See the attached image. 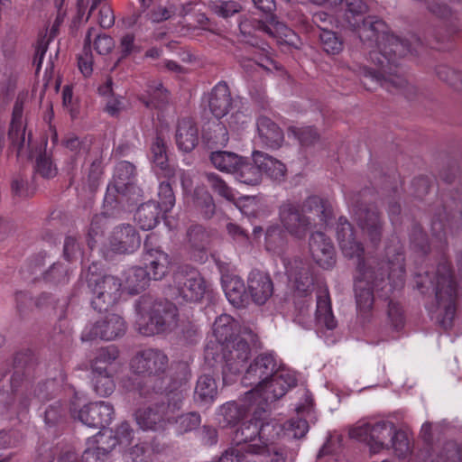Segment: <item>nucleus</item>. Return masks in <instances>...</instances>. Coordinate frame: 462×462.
Instances as JSON below:
<instances>
[{"label": "nucleus", "instance_id": "nucleus-1", "mask_svg": "<svg viewBox=\"0 0 462 462\" xmlns=\"http://www.w3.org/2000/svg\"><path fill=\"white\" fill-rule=\"evenodd\" d=\"M337 237L343 254L357 260L358 274L355 280L356 301L358 311L365 315L374 304V288L379 287L386 278H396L400 284L403 283L404 258L402 254H398L395 263L375 259L366 262L364 257V245L356 239L354 226L345 217H340L337 220Z\"/></svg>", "mask_w": 462, "mask_h": 462}, {"label": "nucleus", "instance_id": "nucleus-2", "mask_svg": "<svg viewBox=\"0 0 462 462\" xmlns=\"http://www.w3.org/2000/svg\"><path fill=\"white\" fill-rule=\"evenodd\" d=\"M411 51L408 41L402 40L393 34H383L378 48L369 52L367 60L371 65H356L352 69L358 77L370 79L391 93H400L407 98L413 97L416 88L397 70L398 60Z\"/></svg>", "mask_w": 462, "mask_h": 462}, {"label": "nucleus", "instance_id": "nucleus-3", "mask_svg": "<svg viewBox=\"0 0 462 462\" xmlns=\"http://www.w3.org/2000/svg\"><path fill=\"white\" fill-rule=\"evenodd\" d=\"M134 374L146 376L134 385V392L141 397L152 401L154 393L165 389L164 374L169 368L168 356L159 348H145L138 351L130 362Z\"/></svg>", "mask_w": 462, "mask_h": 462}, {"label": "nucleus", "instance_id": "nucleus-4", "mask_svg": "<svg viewBox=\"0 0 462 462\" xmlns=\"http://www.w3.org/2000/svg\"><path fill=\"white\" fill-rule=\"evenodd\" d=\"M258 337L250 328H244L241 336H236L233 340L222 345L221 354L214 356V353L208 348L205 358L209 360L210 355L216 364H220L224 382L232 380L233 375L238 374L249 359L251 349L257 346Z\"/></svg>", "mask_w": 462, "mask_h": 462}, {"label": "nucleus", "instance_id": "nucleus-5", "mask_svg": "<svg viewBox=\"0 0 462 462\" xmlns=\"http://www.w3.org/2000/svg\"><path fill=\"white\" fill-rule=\"evenodd\" d=\"M136 309L149 317L146 326L141 328V333L145 336L172 331L178 326V308L167 300H156L144 294L137 300Z\"/></svg>", "mask_w": 462, "mask_h": 462}, {"label": "nucleus", "instance_id": "nucleus-6", "mask_svg": "<svg viewBox=\"0 0 462 462\" xmlns=\"http://www.w3.org/2000/svg\"><path fill=\"white\" fill-rule=\"evenodd\" d=\"M172 295L179 302H200L208 285L199 272L189 265L178 268L173 274Z\"/></svg>", "mask_w": 462, "mask_h": 462}, {"label": "nucleus", "instance_id": "nucleus-7", "mask_svg": "<svg viewBox=\"0 0 462 462\" xmlns=\"http://www.w3.org/2000/svg\"><path fill=\"white\" fill-rule=\"evenodd\" d=\"M190 375L189 366L185 363H180L176 366L175 372L171 375L170 382L165 383V389L162 393L153 394L152 400L158 394L163 395L158 402L171 420H173V414L182 408L187 396L188 382Z\"/></svg>", "mask_w": 462, "mask_h": 462}, {"label": "nucleus", "instance_id": "nucleus-8", "mask_svg": "<svg viewBox=\"0 0 462 462\" xmlns=\"http://www.w3.org/2000/svg\"><path fill=\"white\" fill-rule=\"evenodd\" d=\"M87 274L88 286L92 292L91 305L99 311H106L113 307L121 296L122 283L120 279L113 275L98 276L91 272Z\"/></svg>", "mask_w": 462, "mask_h": 462}, {"label": "nucleus", "instance_id": "nucleus-9", "mask_svg": "<svg viewBox=\"0 0 462 462\" xmlns=\"http://www.w3.org/2000/svg\"><path fill=\"white\" fill-rule=\"evenodd\" d=\"M430 283L435 291L439 307L444 310V319L451 321L456 313L457 282L448 262L439 263L434 281L430 280Z\"/></svg>", "mask_w": 462, "mask_h": 462}, {"label": "nucleus", "instance_id": "nucleus-10", "mask_svg": "<svg viewBox=\"0 0 462 462\" xmlns=\"http://www.w3.org/2000/svg\"><path fill=\"white\" fill-rule=\"evenodd\" d=\"M394 424L390 421L375 423L360 421L349 430V436L359 441L365 442L371 453H378L383 448H389L388 439L393 432Z\"/></svg>", "mask_w": 462, "mask_h": 462}, {"label": "nucleus", "instance_id": "nucleus-11", "mask_svg": "<svg viewBox=\"0 0 462 462\" xmlns=\"http://www.w3.org/2000/svg\"><path fill=\"white\" fill-rule=\"evenodd\" d=\"M260 410L258 407L254 411V418L241 423L233 432L231 438V447H236L245 450L251 455V446H262L266 439L265 431L269 428H274L272 423H263L260 421Z\"/></svg>", "mask_w": 462, "mask_h": 462}, {"label": "nucleus", "instance_id": "nucleus-12", "mask_svg": "<svg viewBox=\"0 0 462 462\" xmlns=\"http://www.w3.org/2000/svg\"><path fill=\"white\" fill-rule=\"evenodd\" d=\"M277 363L273 355L258 356L246 369L242 383L253 389L246 393V398H254L255 393L278 372Z\"/></svg>", "mask_w": 462, "mask_h": 462}, {"label": "nucleus", "instance_id": "nucleus-13", "mask_svg": "<svg viewBox=\"0 0 462 462\" xmlns=\"http://www.w3.org/2000/svg\"><path fill=\"white\" fill-rule=\"evenodd\" d=\"M356 221L363 236L374 247L378 248L384 234L385 221L375 206L359 208L356 213Z\"/></svg>", "mask_w": 462, "mask_h": 462}, {"label": "nucleus", "instance_id": "nucleus-14", "mask_svg": "<svg viewBox=\"0 0 462 462\" xmlns=\"http://www.w3.org/2000/svg\"><path fill=\"white\" fill-rule=\"evenodd\" d=\"M279 220L282 228L297 239H303L311 227V220L303 213L300 203L291 200L280 205Z\"/></svg>", "mask_w": 462, "mask_h": 462}, {"label": "nucleus", "instance_id": "nucleus-15", "mask_svg": "<svg viewBox=\"0 0 462 462\" xmlns=\"http://www.w3.org/2000/svg\"><path fill=\"white\" fill-rule=\"evenodd\" d=\"M126 331L124 319L115 313L106 315L95 323L87 326L81 334L82 341H92L97 338L114 340L122 337Z\"/></svg>", "mask_w": 462, "mask_h": 462}, {"label": "nucleus", "instance_id": "nucleus-16", "mask_svg": "<svg viewBox=\"0 0 462 462\" xmlns=\"http://www.w3.org/2000/svg\"><path fill=\"white\" fill-rule=\"evenodd\" d=\"M297 383L295 375L285 370L278 371L258 393H255L258 402V408L265 412L268 403L273 402L283 397L287 391Z\"/></svg>", "mask_w": 462, "mask_h": 462}, {"label": "nucleus", "instance_id": "nucleus-17", "mask_svg": "<svg viewBox=\"0 0 462 462\" xmlns=\"http://www.w3.org/2000/svg\"><path fill=\"white\" fill-rule=\"evenodd\" d=\"M156 241L154 235L147 236L143 243V260L151 279L160 281L168 273L171 259L168 254L156 245Z\"/></svg>", "mask_w": 462, "mask_h": 462}, {"label": "nucleus", "instance_id": "nucleus-18", "mask_svg": "<svg viewBox=\"0 0 462 462\" xmlns=\"http://www.w3.org/2000/svg\"><path fill=\"white\" fill-rule=\"evenodd\" d=\"M71 414L89 428L103 429L113 420L115 410L109 402H96L84 405L78 411H72Z\"/></svg>", "mask_w": 462, "mask_h": 462}, {"label": "nucleus", "instance_id": "nucleus-19", "mask_svg": "<svg viewBox=\"0 0 462 462\" xmlns=\"http://www.w3.org/2000/svg\"><path fill=\"white\" fill-rule=\"evenodd\" d=\"M251 455L264 457L266 462H293L298 456L299 445L296 442L289 444L285 439L273 442L266 439L262 446H251Z\"/></svg>", "mask_w": 462, "mask_h": 462}, {"label": "nucleus", "instance_id": "nucleus-20", "mask_svg": "<svg viewBox=\"0 0 462 462\" xmlns=\"http://www.w3.org/2000/svg\"><path fill=\"white\" fill-rule=\"evenodd\" d=\"M309 251L317 264L330 269L336 264V251L331 239L323 232L316 231L309 238Z\"/></svg>", "mask_w": 462, "mask_h": 462}, {"label": "nucleus", "instance_id": "nucleus-21", "mask_svg": "<svg viewBox=\"0 0 462 462\" xmlns=\"http://www.w3.org/2000/svg\"><path fill=\"white\" fill-rule=\"evenodd\" d=\"M109 245L111 250L117 254H132L139 248L141 237L134 226L123 224L114 228Z\"/></svg>", "mask_w": 462, "mask_h": 462}, {"label": "nucleus", "instance_id": "nucleus-22", "mask_svg": "<svg viewBox=\"0 0 462 462\" xmlns=\"http://www.w3.org/2000/svg\"><path fill=\"white\" fill-rule=\"evenodd\" d=\"M135 420L143 430L161 431L166 429L172 420L161 407L158 402L135 411Z\"/></svg>", "mask_w": 462, "mask_h": 462}, {"label": "nucleus", "instance_id": "nucleus-23", "mask_svg": "<svg viewBox=\"0 0 462 462\" xmlns=\"http://www.w3.org/2000/svg\"><path fill=\"white\" fill-rule=\"evenodd\" d=\"M247 292L253 302L263 305L273 293V282L269 274L253 270L247 278Z\"/></svg>", "mask_w": 462, "mask_h": 462}, {"label": "nucleus", "instance_id": "nucleus-24", "mask_svg": "<svg viewBox=\"0 0 462 462\" xmlns=\"http://www.w3.org/2000/svg\"><path fill=\"white\" fill-rule=\"evenodd\" d=\"M353 30L356 31L360 41L369 48H378L383 34L387 33V25L376 16H367Z\"/></svg>", "mask_w": 462, "mask_h": 462}, {"label": "nucleus", "instance_id": "nucleus-25", "mask_svg": "<svg viewBox=\"0 0 462 462\" xmlns=\"http://www.w3.org/2000/svg\"><path fill=\"white\" fill-rule=\"evenodd\" d=\"M119 357V350L114 346L98 348L94 356L89 360V368L91 374H117L118 365L117 359Z\"/></svg>", "mask_w": 462, "mask_h": 462}, {"label": "nucleus", "instance_id": "nucleus-26", "mask_svg": "<svg viewBox=\"0 0 462 462\" xmlns=\"http://www.w3.org/2000/svg\"><path fill=\"white\" fill-rule=\"evenodd\" d=\"M285 268L290 280L294 282L295 290L300 294L307 295L314 284L310 264L297 258L285 263Z\"/></svg>", "mask_w": 462, "mask_h": 462}, {"label": "nucleus", "instance_id": "nucleus-27", "mask_svg": "<svg viewBox=\"0 0 462 462\" xmlns=\"http://www.w3.org/2000/svg\"><path fill=\"white\" fill-rule=\"evenodd\" d=\"M175 141L179 150L190 152L199 143V129L195 122L189 117L178 121Z\"/></svg>", "mask_w": 462, "mask_h": 462}, {"label": "nucleus", "instance_id": "nucleus-28", "mask_svg": "<svg viewBox=\"0 0 462 462\" xmlns=\"http://www.w3.org/2000/svg\"><path fill=\"white\" fill-rule=\"evenodd\" d=\"M233 105L229 87L226 82H219L212 89L208 98L210 112L217 118H222L227 115Z\"/></svg>", "mask_w": 462, "mask_h": 462}, {"label": "nucleus", "instance_id": "nucleus-29", "mask_svg": "<svg viewBox=\"0 0 462 462\" xmlns=\"http://www.w3.org/2000/svg\"><path fill=\"white\" fill-rule=\"evenodd\" d=\"M257 131L262 143L269 148L281 147L284 134L279 125L267 116H261L257 118Z\"/></svg>", "mask_w": 462, "mask_h": 462}, {"label": "nucleus", "instance_id": "nucleus-30", "mask_svg": "<svg viewBox=\"0 0 462 462\" xmlns=\"http://www.w3.org/2000/svg\"><path fill=\"white\" fill-rule=\"evenodd\" d=\"M253 160L257 163L262 174L265 173L274 180H281L284 178L287 169L281 161L260 151L253 152Z\"/></svg>", "mask_w": 462, "mask_h": 462}, {"label": "nucleus", "instance_id": "nucleus-31", "mask_svg": "<svg viewBox=\"0 0 462 462\" xmlns=\"http://www.w3.org/2000/svg\"><path fill=\"white\" fill-rule=\"evenodd\" d=\"M423 462H462V443L449 440L429 452Z\"/></svg>", "mask_w": 462, "mask_h": 462}, {"label": "nucleus", "instance_id": "nucleus-32", "mask_svg": "<svg viewBox=\"0 0 462 462\" xmlns=\"http://www.w3.org/2000/svg\"><path fill=\"white\" fill-rule=\"evenodd\" d=\"M217 384L216 379L209 374L200 375L194 391V401L200 405H209L217 398Z\"/></svg>", "mask_w": 462, "mask_h": 462}, {"label": "nucleus", "instance_id": "nucleus-33", "mask_svg": "<svg viewBox=\"0 0 462 462\" xmlns=\"http://www.w3.org/2000/svg\"><path fill=\"white\" fill-rule=\"evenodd\" d=\"M225 294L228 301L236 308L245 307L248 303L247 286L237 276L228 278L224 283Z\"/></svg>", "mask_w": 462, "mask_h": 462}, {"label": "nucleus", "instance_id": "nucleus-34", "mask_svg": "<svg viewBox=\"0 0 462 462\" xmlns=\"http://www.w3.org/2000/svg\"><path fill=\"white\" fill-rule=\"evenodd\" d=\"M139 100L147 108H162L169 102V92L162 83L150 82L145 94L139 97Z\"/></svg>", "mask_w": 462, "mask_h": 462}, {"label": "nucleus", "instance_id": "nucleus-35", "mask_svg": "<svg viewBox=\"0 0 462 462\" xmlns=\"http://www.w3.org/2000/svg\"><path fill=\"white\" fill-rule=\"evenodd\" d=\"M162 211L159 204L155 201H148L137 208L134 219L142 229L150 230L159 223Z\"/></svg>", "mask_w": 462, "mask_h": 462}, {"label": "nucleus", "instance_id": "nucleus-36", "mask_svg": "<svg viewBox=\"0 0 462 462\" xmlns=\"http://www.w3.org/2000/svg\"><path fill=\"white\" fill-rule=\"evenodd\" d=\"M233 174L236 175L237 180L246 185H257L262 180L261 170L257 163L252 162L248 158L241 156V162L238 163Z\"/></svg>", "mask_w": 462, "mask_h": 462}, {"label": "nucleus", "instance_id": "nucleus-37", "mask_svg": "<svg viewBox=\"0 0 462 462\" xmlns=\"http://www.w3.org/2000/svg\"><path fill=\"white\" fill-rule=\"evenodd\" d=\"M316 319L319 324L330 330L337 325L332 313L330 298L327 291H320L317 296Z\"/></svg>", "mask_w": 462, "mask_h": 462}, {"label": "nucleus", "instance_id": "nucleus-38", "mask_svg": "<svg viewBox=\"0 0 462 462\" xmlns=\"http://www.w3.org/2000/svg\"><path fill=\"white\" fill-rule=\"evenodd\" d=\"M203 139L208 149L216 151L227 144L229 135L226 125L221 122H216L204 131Z\"/></svg>", "mask_w": 462, "mask_h": 462}, {"label": "nucleus", "instance_id": "nucleus-39", "mask_svg": "<svg viewBox=\"0 0 462 462\" xmlns=\"http://www.w3.org/2000/svg\"><path fill=\"white\" fill-rule=\"evenodd\" d=\"M151 152L153 162L163 171L164 176L168 179L173 177L175 170L168 162L166 143L161 136L157 135L154 138L151 145Z\"/></svg>", "mask_w": 462, "mask_h": 462}, {"label": "nucleus", "instance_id": "nucleus-40", "mask_svg": "<svg viewBox=\"0 0 462 462\" xmlns=\"http://www.w3.org/2000/svg\"><path fill=\"white\" fill-rule=\"evenodd\" d=\"M193 207L206 219L211 218L216 212L212 195L203 187L195 189L192 196Z\"/></svg>", "mask_w": 462, "mask_h": 462}, {"label": "nucleus", "instance_id": "nucleus-41", "mask_svg": "<svg viewBox=\"0 0 462 462\" xmlns=\"http://www.w3.org/2000/svg\"><path fill=\"white\" fill-rule=\"evenodd\" d=\"M249 409L250 407L245 404L231 401L219 407L218 414L223 418L225 427L235 426L246 416Z\"/></svg>", "mask_w": 462, "mask_h": 462}, {"label": "nucleus", "instance_id": "nucleus-42", "mask_svg": "<svg viewBox=\"0 0 462 462\" xmlns=\"http://www.w3.org/2000/svg\"><path fill=\"white\" fill-rule=\"evenodd\" d=\"M209 160L213 166L220 171L234 173L241 162V156L232 152L216 150L211 152Z\"/></svg>", "mask_w": 462, "mask_h": 462}, {"label": "nucleus", "instance_id": "nucleus-43", "mask_svg": "<svg viewBox=\"0 0 462 462\" xmlns=\"http://www.w3.org/2000/svg\"><path fill=\"white\" fill-rule=\"evenodd\" d=\"M236 321L227 314L217 317L213 324V333L222 345L234 339Z\"/></svg>", "mask_w": 462, "mask_h": 462}, {"label": "nucleus", "instance_id": "nucleus-44", "mask_svg": "<svg viewBox=\"0 0 462 462\" xmlns=\"http://www.w3.org/2000/svg\"><path fill=\"white\" fill-rule=\"evenodd\" d=\"M150 280L151 276L144 267L134 266L125 272V284L133 293L144 290Z\"/></svg>", "mask_w": 462, "mask_h": 462}, {"label": "nucleus", "instance_id": "nucleus-45", "mask_svg": "<svg viewBox=\"0 0 462 462\" xmlns=\"http://www.w3.org/2000/svg\"><path fill=\"white\" fill-rule=\"evenodd\" d=\"M304 207L310 212L316 214L320 222L327 223L333 217V208L328 199L319 196H310L304 201Z\"/></svg>", "mask_w": 462, "mask_h": 462}, {"label": "nucleus", "instance_id": "nucleus-46", "mask_svg": "<svg viewBox=\"0 0 462 462\" xmlns=\"http://www.w3.org/2000/svg\"><path fill=\"white\" fill-rule=\"evenodd\" d=\"M187 243L191 250L204 252L209 244V235L200 225H193L187 230Z\"/></svg>", "mask_w": 462, "mask_h": 462}, {"label": "nucleus", "instance_id": "nucleus-47", "mask_svg": "<svg viewBox=\"0 0 462 462\" xmlns=\"http://www.w3.org/2000/svg\"><path fill=\"white\" fill-rule=\"evenodd\" d=\"M319 44L328 55H337L344 50V41L341 36L332 31L319 33Z\"/></svg>", "mask_w": 462, "mask_h": 462}, {"label": "nucleus", "instance_id": "nucleus-48", "mask_svg": "<svg viewBox=\"0 0 462 462\" xmlns=\"http://www.w3.org/2000/svg\"><path fill=\"white\" fill-rule=\"evenodd\" d=\"M346 5L345 17L353 29L365 18L364 15L367 13L368 6L363 0H346Z\"/></svg>", "mask_w": 462, "mask_h": 462}, {"label": "nucleus", "instance_id": "nucleus-49", "mask_svg": "<svg viewBox=\"0 0 462 462\" xmlns=\"http://www.w3.org/2000/svg\"><path fill=\"white\" fill-rule=\"evenodd\" d=\"M135 175L136 168L134 164L127 161H121L115 167L113 182L122 186H133Z\"/></svg>", "mask_w": 462, "mask_h": 462}, {"label": "nucleus", "instance_id": "nucleus-50", "mask_svg": "<svg viewBox=\"0 0 462 462\" xmlns=\"http://www.w3.org/2000/svg\"><path fill=\"white\" fill-rule=\"evenodd\" d=\"M91 143V140L88 137L79 138L74 134H69L62 140V144L65 148L76 157L88 155Z\"/></svg>", "mask_w": 462, "mask_h": 462}, {"label": "nucleus", "instance_id": "nucleus-51", "mask_svg": "<svg viewBox=\"0 0 462 462\" xmlns=\"http://www.w3.org/2000/svg\"><path fill=\"white\" fill-rule=\"evenodd\" d=\"M116 374H94L91 379L96 393L101 397L111 395L116 389L115 377Z\"/></svg>", "mask_w": 462, "mask_h": 462}, {"label": "nucleus", "instance_id": "nucleus-52", "mask_svg": "<svg viewBox=\"0 0 462 462\" xmlns=\"http://www.w3.org/2000/svg\"><path fill=\"white\" fill-rule=\"evenodd\" d=\"M205 179L211 189L228 201H235L236 196L227 183L215 172H206Z\"/></svg>", "mask_w": 462, "mask_h": 462}, {"label": "nucleus", "instance_id": "nucleus-53", "mask_svg": "<svg viewBox=\"0 0 462 462\" xmlns=\"http://www.w3.org/2000/svg\"><path fill=\"white\" fill-rule=\"evenodd\" d=\"M309 430V423L306 420L300 418H292L283 425V437L282 439H301Z\"/></svg>", "mask_w": 462, "mask_h": 462}, {"label": "nucleus", "instance_id": "nucleus-54", "mask_svg": "<svg viewBox=\"0 0 462 462\" xmlns=\"http://www.w3.org/2000/svg\"><path fill=\"white\" fill-rule=\"evenodd\" d=\"M44 282L52 284H65L69 282V270L60 263H52L47 270L42 273V278Z\"/></svg>", "mask_w": 462, "mask_h": 462}, {"label": "nucleus", "instance_id": "nucleus-55", "mask_svg": "<svg viewBox=\"0 0 462 462\" xmlns=\"http://www.w3.org/2000/svg\"><path fill=\"white\" fill-rule=\"evenodd\" d=\"M93 28L88 29L84 41L83 53L78 59L79 69L85 77H89L93 71V57L90 49Z\"/></svg>", "mask_w": 462, "mask_h": 462}, {"label": "nucleus", "instance_id": "nucleus-56", "mask_svg": "<svg viewBox=\"0 0 462 462\" xmlns=\"http://www.w3.org/2000/svg\"><path fill=\"white\" fill-rule=\"evenodd\" d=\"M201 417L199 412L190 411L180 415L175 420V430L178 434H185L199 428Z\"/></svg>", "mask_w": 462, "mask_h": 462}, {"label": "nucleus", "instance_id": "nucleus-57", "mask_svg": "<svg viewBox=\"0 0 462 462\" xmlns=\"http://www.w3.org/2000/svg\"><path fill=\"white\" fill-rule=\"evenodd\" d=\"M208 7L215 14L225 19L233 16L242 10L239 3L236 1H211L208 3Z\"/></svg>", "mask_w": 462, "mask_h": 462}, {"label": "nucleus", "instance_id": "nucleus-58", "mask_svg": "<svg viewBox=\"0 0 462 462\" xmlns=\"http://www.w3.org/2000/svg\"><path fill=\"white\" fill-rule=\"evenodd\" d=\"M387 442H389V448H393L399 457H404L410 452V443L407 434L401 430H396L395 426Z\"/></svg>", "mask_w": 462, "mask_h": 462}, {"label": "nucleus", "instance_id": "nucleus-59", "mask_svg": "<svg viewBox=\"0 0 462 462\" xmlns=\"http://www.w3.org/2000/svg\"><path fill=\"white\" fill-rule=\"evenodd\" d=\"M159 204L160 208L164 212L170 211L175 204V196L170 182L162 181L159 185Z\"/></svg>", "mask_w": 462, "mask_h": 462}, {"label": "nucleus", "instance_id": "nucleus-60", "mask_svg": "<svg viewBox=\"0 0 462 462\" xmlns=\"http://www.w3.org/2000/svg\"><path fill=\"white\" fill-rule=\"evenodd\" d=\"M65 411L66 408L60 401L54 402L44 411L45 423L50 427L57 425L63 420Z\"/></svg>", "mask_w": 462, "mask_h": 462}, {"label": "nucleus", "instance_id": "nucleus-61", "mask_svg": "<svg viewBox=\"0 0 462 462\" xmlns=\"http://www.w3.org/2000/svg\"><path fill=\"white\" fill-rule=\"evenodd\" d=\"M35 171L42 177L51 179L56 176L57 169L46 152L40 153L35 162Z\"/></svg>", "mask_w": 462, "mask_h": 462}, {"label": "nucleus", "instance_id": "nucleus-62", "mask_svg": "<svg viewBox=\"0 0 462 462\" xmlns=\"http://www.w3.org/2000/svg\"><path fill=\"white\" fill-rule=\"evenodd\" d=\"M88 442L94 446V448H97L99 451L105 453L106 456L108 457V454L116 448V439L113 438L112 432L110 434H97L93 439H89Z\"/></svg>", "mask_w": 462, "mask_h": 462}, {"label": "nucleus", "instance_id": "nucleus-63", "mask_svg": "<svg viewBox=\"0 0 462 462\" xmlns=\"http://www.w3.org/2000/svg\"><path fill=\"white\" fill-rule=\"evenodd\" d=\"M410 238L414 248L421 252L423 254H427L429 253L430 245L428 242V236L420 225H414L412 226Z\"/></svg>", "mask_w": 462, "mask_h": 462}, {"label": "nucleus", "instance_id": "nucleus-64", "mask_svg": "<svg viewBox=\"0 0 462 462\" xmlns=\"http://www.w3.org/2000/svg\"><path fill=\"white\" fill-rule=\"evenodd\" d=\"M148 447L139 443L129 448L125 454V462H148Z\"/></svg>", "mask_w": 462, "mask_h": 462}]
</instances>
